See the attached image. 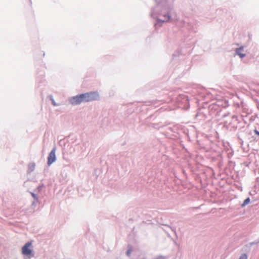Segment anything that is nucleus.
I'll use <instances>...</instances> for the list:
<instances>
[{
  "label": "nucleus",
  "mask_w": 259,
  "mask_h": 259,
  "mask_svg": "<svg viewBox=\"0 0 259 259\" xmlns=\"http://www.w3.org/2000/svg\"><path fill=\"white\" fill-rule=\"evenodd\" d=\"M169 18H170V16L168 14H167L166 17L165 16V18L164 20H162V21L164 22V21L168 20L169 19Z\"/></svg>",
  "instance_id": "obj_7"
},
{
  "label": "nucleus",
  "mask_w": 259,
  "mask_h": 259,
  "mask_svg": "<svg viewBox=\"0 0 259 259\" xmlns=\"http://www.w3.org/2000/svg\"><path fill=\"white\" fill-rule=\"evenodd\" d=\"M56 149L55 148H53L52 150L50 153L49 156L48 157V165H50L52 164L53 162H54L56 160Z\"/></svg>",
  "instance_id": "obj_3"
},
{
  "label": "nucleus",
  "mask_w": 259,
  "mask_h": 259,
  "mask_svg": "<svg viewBox=\"0 0 259 259\" xmlns=\"http://www.w3.org/2000/svg\"><path fill=\"white\" fill-rule=\"evenodd\" d=\"M254 133H255L256 135H258V136H259V132H258V131H257V130H255V131H254Z\"/></svg>",
  "instance_id": "obj_10"
},
{
  "label": "nucleus",
  "mask_w": 259,
  "mask_h": 259,
  "mask_svg": "<svg viewBox=\"0 0 259 259\" xmlns=\"http://www.w3.org/2000/svg\"><path fill=\"white\" fill-rule=\"evenodd\" d=\"M32 242H28L22 247V253L23 255L30 258L34 256V251Z\"/></svg>",
  "instance_id": "obj_2"
},
{
  "label": "nucleus",
  "mask_w": 259,
  "mask_h": 259,
  "mask_svg": "<svg viewBox=\"0 0 259 259\" xmlns=\"http://www.w3.org/2000/svg\"><path fill=\"white\" fill-rule=\"evenodd\" d=\"M243 47H240L239 48L236 49V54L240 56V58H243L245 56V54L243 53Z\"/></svg>",
  "instance_id": "obj_4"
},
{
  "label": "nucleus",
  "mask_w": 259,
  "mask_h": 259,
  "mask_svg": "<svg viewBox=\"0 0 259 259\" xmlns=\"http://www.w3.org/2000/svg\"><path fill=\"white\" fill-rule=\"evenodd\" d=\"M99 98V95L97 92H91L73 97L70 102L72 105H78L82 102L97 100Z\"/></svg>",
  "instance_id": "obj_1"
},
{
  "label": "nucleus",
  "mask_w": 259,
  "mask_h": 259,
  "mask_svg": "<svg viewBox=\"0 0 259 259\" xmlns=\"http://www.w3.org/2000/svg\"><path fill=\"white\" fill-rule=\"evenodd\" d=\"M239 259H247V256L245 253L241 255Z\"/></svg>",
  "instance_id": "obj_5"
},
{
  "label": "nucleus",
  "mask_w": 259,
  "mask_h": 259,
  "mask_svg": "<svg viewBox=\"0 0 259 259\" xmlns=\"http://www.w3.org/2000/svg\"><path fill=\"white\" fill-rule=\"evenodd\" d=\"M51 100H52V104H53L54 106H56V105H57V104L55 102V101H54V99H51Z\"/></svg>",
  "instance_id": "obj_9"
},
{
  "label": "nucleus",
  "mask_w": 259,
  "mask_h": 259,
  "mask_svg": "<svg viewBox=\"0 0 259 259\" xmlns=\"http://www.w3.org/2000/svg\"><path fill=\"white\" fill-rule=\"evenodd\" d=\"M30 167L32 168V170L34 168L35 164L34 163H32L29 165Z\"/></svg>",
  "instance_id": "obj_8"
},
{
  "label": "nucleus",
  "mask_w": 259,
  "mask_h": 259,
  "mask_svg": "<svg viewBox=\"0 0 259 259\" xmlns=\"http://www.w3.org/2000/svg\"><path fill=\"white\" fill-rule=\"evenodd\" d=\"M249 201H250V199L249 198H247V199H246L244 200L243 203L242 204V205L243 206L245 205L246 204H248L249 202Z\"/></svg>",
  "instance_id": "obj_6"
}]
</instances>
